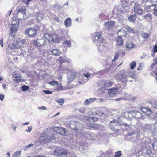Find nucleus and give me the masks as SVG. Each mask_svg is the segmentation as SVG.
I'll return each mask as SVG.
<instances>
[{"label": "nucleus", "mask_w": 157, "mask_h": 157, "mask_svg": "<svg viewBox=\"0 0 157 157\" xmlns=\"http://www.w3.org/2000/svg\"><path fill=\"white\" fill-rule=\"evenodd\" d=\"M101 33L100 32H96L92 36L93 40L98 48V50L101 51L106 49V42L103 38H101L100 40H98L101 36Z\"/></svg>", "instance_id": "1"}, {"label": "nucleus", "mask_w": 157, "mask_h": 157, "mask_svg": "<svg viewBox=\"0 0 157 157\" xmlns=\"http://www.w3.org/2000/svg\"><path fill=\"white\" fill-rule=\"evenodd\" d=\"M148 104L153 109L157 110V104L155 101L151 100L149 102ZM154 111V109H151L148 108V117L151 119H155L157 120V111Z\"/></svg>", "instance_id": "2"}, {"label": "nucleus", "mask_w": 157, "mask_h": 157, "mask_svg": "<svg viewBox=\"0 0 157 157\" xmlns=\"http://www.w3.org/2000/svg\"><path fill=\"white\" fill-rule=\"evenodd\" d=\"M33 45L37 47H40L42 46H45L47 44L46 39L45 40L44 39L38 40H34L32 41Z\"/></svg>", "instance_id": "3"}, {"label": "nucleus", "mask_w": 157, "mask_h": 157, "mask_svg": "<svg viewBox=\"0 0 157 157\" xmlns=\"http://www.w3.org/2000/svg\"><path fill=\"white\" fill-rule=\"evenodd\" d=\"M44 36L45 39H46L47 42L49 43L50 42V38L51 39L52 41L53 42L56 43L59 42L58 36L56 35H54L52 36H50L48 33H46L44 35Z\"/></svg>", "instance_id": "4"}, {"label": "nucleus", "mask_w": 157, "mask_h": 157, "mask_svg": "<svg viewBox=\"0 0 157 157\" xmlns=\"http://www.w3.org/2000/svg\"><path fill=\"white\" fill-rule=\"evenodd\" d=\"M54 154L59 157H67V152L63 148L58 149L55 150Z\"/></svg>", "instance_id": "5"}, {"label": "nucleus", "mask_w": 157, "mask_h": 157, "mask_svg": "<svg viewBox=\"0 0 157 157\" xmlns=\"http://www.w3.org/2000/svg\"><path fill=\"white\" fill-rule=\"evenodd\" d=\"M25 33L29 37H34L37 34L36 30L34 28H28L25 30Z\"/></svg>", "instance_id": "6"}, {"label": "nucleus", "mask_w": 157, "mask_h": 157, "mask_svg": "<svg viewBox=\"0 0 157 157\" xmlns=\"http://www.w3.org/2000/svg\"><path fill=\"white\" fill-rule=\"evenodd\" d=\"M142 115L140 112L136 110H132L129 111L128 116L132 118H139Z\"/></svg>", "instance_id": "7"}, {"label": "nucleus", "mask_w": 157, "mask_h": 157, "mask_svg": "<svg viewBox=\"0 0 157 157\" xmlns=\"http://www.w3.org/2000/svg\"><path fill=\"white\" fill-rule=\"evenodd\" d=\"M148 146L150 148H153L155 150H157V139L154 140L150 139L148 140Z\"/></svg>", "instance_id": "8"}, {"label": "nucleus", "mask_w": 157, "mask_h": 157, "mask_svg": "<svg viewBox=\"0 0 157 157\" xmlns=\"http://www.w3.org/2000/svg\"><path fill=\"white\" fill-rule=\"evenodd\" d=\"M115 25V22L113 21H109L105 23L104 26L105 28L108 30H111Z\"/></svg>", "instance_id": "9"}, {"label": "nucleus", "mask_w": 157, "mask_h": 157, "mask_svg": "<svg viewBox=\"0 0 157 157\" xmlns=\"http://www.w3.org/2000/svg\"><path fill=\"white\" fill-rule=\"evenodd\" d=\"M11 40H8L7 44L9 45V47L11 49H14L15 48H19L21 46V43L19 41H17L12 43V44H10L9 43Z\"/></svg>", "instance_id": "10"}, {"label": "nucleus", "mask_w": 157, "mask_h": 157, "mask_svg": "<svg viewBox=\"0 0 157 157\" xmlns=\"http://www.w3.org/2000/svg\"><path fill=\"white\" fill-rule=\"evenodd\" d=\"M128 76H129V74H128V72H127L121 75L120 77L121 82L125 87V85H126V83L127 81V79L128 77Z\"/></svg>", "instance_id": "11"}, {"label": "nucleus", "mask_w": 157, "mask_h": 157, "mask_svg": "<svg viewBox=\"0 0 157 157\" xmlns=\"http://www.w3.org/2000/svg\"><path fill=\"white\" fill-rule=\"evenodd\" d=\"M119 89L117 88H114L109 90L108 94L111 97H112L116 94H118Z\"/></svg>", "instance_id": "12"}, {"label": "nucleus", "mask_w": 157, "mask_h": 157, "mask_svg": "<svg viewBox=\"0 0 157 157\" xmlns=\"http://www.w3.org/2000/svg\"><path fill=\"white\" fill-rule=\"evenodd\" d=\"M119 124L117 121L115 119L110 121L109 124V125L110 126V128L112 131H114L116 129L115 126L119 125Z\"/></svg>", "instance_id": "13"}, {"label": "nucleus", "mask_w": 157, "mask_h": 157, "mask_svg": "<svg viewBox=\"0 0 157 157\" xmlns=\"http://www.w3.org/2000/svg\"><path fill=\"white\" fill-rule=\"evenodd\" d=\"M135 13L138 14H140L143 13V10L140 5L138 3H135Z\"/></svg>", "instance_id": "14"}, {"label": "nucleus", "mask_w": 157, "mask_h": 157, "mask_svg": "<svg viewBox=\"0 0 157 157\" xmlns=\"http://www.w3.org/2000/svg\"><path fill=\"white\" fill-rule=\"evenodd\" d=\"M121 7H122V6L120 5L119 6L118 8H115L113 11L117 15H120V14H121L124 12L123 10V8H121Z\"/></svg>", "instance_id": "15"}, {"label": "nucleus", "mask_w": 157, "mask_h": 157, "mask_svg": "<svg viewBox=\"0 0 157 157\" xmlns=\"http://www.w3.org/2000/svg\"><path fill=\"white\" fill-rule=\"evenodd\" d=\"M148 129L153 133L157 134V123L154 124L148 125Z\"/></svg>", "instance_id": "16"}, {"label": "nucleus", "mask_w": 157, "mask_h": 157, "mask_svg": "<svg viewBox=\"0 0 157 157\" xmlns=\"http://www.w3.org/2000/svg\"><path fill=\"white\" fill-rule=\"evenodd\" d=\"M85 135L86 136V138L88 140H94L96 137V136L93 133L91 132H85Z\"/></svg>", "instance_id": "17"}, {"label": "nucleus", "mask_w": 157, "mask_h": 157, "mask_svg": "<svg viewBox=\"0 0 157 157\" xmlns=\"http://www.w3.org/2000/svg\"><path fill=\"white\" fill-rule=\"evenodd\" d=\"M80 125L81 124L79 122L73 121L72 122V124L70 125V127L72 129H74L76 131L79 130L78 126H80Z\"/></svg>", "instance_id": "18"}, {"label": "nucleus", "mask_w": 157, "mask_h": 157, "mask_svg": "<svg viewBox=\"0 0 157 157\" xmlns=\"http://www.w3.org/2000/svg\"><path fill=\"white\" fill-rule=\"evenodd\" d=\"M13 80L17 83H19L21 81V77L20 74H14L13 76Z\"/></svg>", "instance_id": "19"}, {"label": "nucleus", "mask_w": 157, "mask_h": 157, "mask_svg": "<svg viewBox=\"0 0 157 157\" xmlns=\"http://www.w3.org/2000/svg\"><path fill=\"white\" fill-rule=\"evenodd\" d=\"M65 26L66 27H69L72 25L71 19L70 18H67L64 21Z\"/></svg>", "instance_id": "20"}, {"label": "nucleus", "mask_w": 157, "mask_h": 157, "mask_svg": "<svg viewBox=\"0 0 157 157\" xmlns=\"http://www.w3.org/2000/svg\"><path fill=\"white\" fill-rule=\"evenodd\" d=\"M112 86V83L109 81H105L103 83V87L105 90H108V88Z\"/></svg>", "instance_id": "21"}, {"label": "nucleus", "mask_w": 157, "mask_h": 157, "mask_svg": "<svg viewBox=\"0 0 157 157\" xmlns=\"http://www.w3.org/2000/svg\"><path fill=\"white\" fill-rule=\"evenodd\" d=\"M105 109L104 108H100L96 110L95 113L97 115L103 116L105 115L104 111Z\"/></svg>", "instance_id": "22"}, {"label": "nucleus", "mask_w": 157, "mask_h": 157, "mask_svg": "<svg viewBox=\"0 0 157 157\" xmlns=\"http://www.w3.org/2000/svg\"><path fill=\"white\" fill-rule=\"evenodd\" d=\"M59 62L61 63L65 62H69V59L67 57L65 56H61L58 59Z\"/></svg>", "instance_id": "23"}, {"label": "nucleus", "mask_w": 157, "mask_h": 157, "mask_svg": "<svg viewBox=\"0 0 157 157\" xmlns=\"http://www.w3.org/2000/svg\"><path fill=\"white\" fill-rule=\"evenodd\" d=\"M18 27H18L17 25L16 26H14V25H11L10 32L12 36H14V35L13 34H14L15 33L17 32V29Z\"/></svg>", "instance_id": "24"}, {"label": "nucleus", "mask_w": 157, "mask_h": 157, "mask_svg": "<svg viewBox=\"0 0 157 157\" xmlns=\"http://www.w3.org/2000/svg\"><path fill=\"white\" fill-rule=\"evenodd\" d=\"M51 53L54 55L59 56L61 54V52L58 49H55L51 51Z\"/></svg>", "instance_id": "25"}, {"label": "nucleus", "mask_w": 157, "mask_h": 157, "mask_svg": "<svg viewBox=\"0 0 157 157\" xmlns=\"http://www.w3.org/2000/svg\"><path fill=\"white\" fill-rule=\"evenodd\" d=\"M134 46V43L131 41H128L126 43V46L127 48L131 49L133 48Z\"/></svg>", "instance_id": "26"}, {"label": "nucleus", "mask_w": 157, "mask_h": 157, "mask_svg": "<svg viewBox=\"0 0 157 157\" xmlns=\"http://www.w3.org/2000/svg\"><path fill=\"white\" fill-rule=\"evenodd\" d=\"M117 43L119 45L122 46L123 45V40L122 37L120 36H118L116 39Z\"/></svg>", "instance_id": "27"}, {"label": "nucleus", "mask_w": 157, "mask_h": 157, "mask_svg": "<svg viewBox=\"0 0 157 157\" xmlns=\"http://www.w3.org/2000/svg\"><path fill=\"white\" fill-rule=\"evenodd\" d=\"M17 13L18 15L20 13L22 14L23 15H25L26 14V11L24 7H22L19 8L17 10Z\"/></svg>", "instance_id": "28"}, {"label": "nucleus", "mask_w": 157, "mask_h": 157, "mask_svg": "<svg viewBox=\"0 0 157 157\" xmlns=\"http://www.w3.org/2000/svg\"><path fill=\"white\" fill-rule=\"evenodd\" d=\"M75 75L74 74H68L67 76V78L68 79V82L69 83L72 81L75 78Z\"/></svg>", "instance_id": "29"}, {"label": "nucleus", "mask_w": 157, "mask_h": 157, "mask_svg": "<svg viewBox=\"0 0 157 157\" xmlns=\"http://www.w3.org/2000/svg\"><path fill=\"white\" fill-rule=\"evenodd\" d=\"M46 138L44 139L43 140L45 141V143H48L50 141H51V140L53 139V136H51L50 137L47 135V136L45 137Z\"/></svg>", "instance_id": "30"}, {"label": "nucleus", "mask_w": 157, "mask_h": 157, "mask_svg": "<svg viewBox=\"0 0 157 157\" xmlns=\"http://www.w3.org/2000/svg\"><path fill=\"white\" fill-rule=\"evenodd\" d=\"M137 17L136 15H132L128 17V20L131 22H133L136 20Z\"/></svg>", "instance_id": "31"}, {"label": "nucleus", "mask_w": 157, "mask_h": 157, "mask_svg": "<svg viewBox=\"0 0 157 157\" xmlns=\"http://www.w3.org/2000/svg\"><path fill=\"white\" fill-rule=\"evenodd\" d=\"M132 96L125 93L124 95V100L131 101L132 100Z\"/></svg>", "instance_id": "32"}, {"label": "nucleus", "mask_w": 157, "mask_h": 157, "mask_svg": "<svg viewBox=\"0 0 157 157\" xmlns=\"http://www.w3.org/2000/svg\"><path fill=\"white\" fill-rule=\"evenodd\" d=\"M136 126L137 129L139 130V132L142 133L143 132V127L142 125V124H137Z\"/></svg>", "instance_id": "33"}, {"label": "nucleus", "mask_w": 157, "mask_h": 157, "mask_svg": "<svg viewBox=\"0 0 157 157\" xmlns=\"http://www.w3.org/2000/svg\"><path fill=\"white\" fill-rule=\"evenodd\" d=\"M19 22L18 20L15 19L13 20L12 22V25H14L16 26L17 25L18 26V27L19 26Z\"/></svg>", "instance_id": "34"}, {"label": "nucleus", "mask_w": 157, "mask_h": 157, "mask_svg": "<svg viewBox=\"0 0 157 157\" xmlns=\"http://www.w3.org/2000/svg\"><path fill=\"white\" fill-rule=\"evenodd\" d=\"M119 55V52L117 51L115 54L114 56V58L113 59L112 61L113 62L115 61L118 58Z\"/></svg>", "instance_id": "35"}, {"label": "nucleus", "mask_w": 157, "mask_h": 157, "mask_svg": "<svg viewBox=\"0 0 157 157\" xmlns=\"http://www.w3.org/2000/svg\"><path fill=\"white\" fill-rule=\"evenodd\" d=\"M157 64V55L156 57L153 60V63H152L151 66V68H153V67L154 66H155Z\"/></svg>", "instance_id": "36"}, {"label": "nucleus", "mask_w": 157, "mask_h": 157, "mask_svg": "<svg viewBox=\"0 0 157 157\" xmlns=\"http://www.w3.org/2000/svg\"><path fill=\"white\" fill-rule=\"evenodd\" d=\"M91 127H93L94 129H98L99 127V124L97 123L93 124H91Z\"/></svg>", "instance_id": "37"}, {"label": "nucleus", "mask_w": 157, "mask_h": 157, "mask_svg": "<svg viewBox=\"0 0 157 157\" xmlns=\"http://www.w3.org/2000/svg\"><path fill=\"white\" fill-rule=\"evenodd\" d=\"M59 130H60V132L59 133V134L62 135L65 134L66 132V130L64 128L60 127Z\"/></svg>", "instance_id": "38"}, {"label": "nucleus", "mask_w": 157, "mask_h": 157, "mask_svg": "<svg viewBox=\"0 0 157 157\" xmlns=\"http://www.w3.org/2000/svg\"><path fill=\"white\" fill-rule=\"evenodd\" d=\"M21 154V151H17L15 152L13 155L12 157H19Z\"/></svg>", "instance_id": "39"}, {"label": "nucleus", "mask_w": 157, "mask_h": 157, "mask_svg": "<svg viewBox=\"0 0 157 157\" xmlns=\"http://www.w3.org/2000/svg\"><path fill=\"white\" fill-rule=\"evenodd\" d=\"M136 66V63L135 61H133L130 63V66L131 69H133Z\"/></svg>", "instance_id": "40"}, {"label": "nucleus", "mask_w": 157, "mask_h": 157, "mask_svg": "<svg viewBox=\"0 0 157 157\" xmlns=\"http://www.w3.org/2000/svg\"><path fill=\"white\" fill-rule=\"evenodd\" d=\"M63 43L65 45L69 47H70L71 46V43L70 40L65 41H64Z\"/></svg>", "instance_id": "41"}, {"label": "nucleus", "mask_w": 157, "mask_h": 157, "mask_svg": "<svg viewBox=\"0 0 157 157\" xmlns=\"http://www.w3.org/2000/svg\"><path fill=\"white\" fill-rule=\"evenodd\" d=\"M128 74H129V76H128V77H131L132 78H134L136 77V75L134 73L133 71H131L130 72H127Z\"/></svg>", "instance_id": "42"}, {"label": "nucleus", "mask_w": 157, "mask_h": 157, "mask_svg": "<svg viewBox=\"0 0 157 157\" xmlns=\"http://www.w3.org/2000/svg\"><path fill=\"white\" fill-rule=\"evenodd\" d=\"M140 110L144 114H145L146 115H147V109L144 107H141L140 108Z\"/></svg>", "instance_id": "43"}, {"label": "nucleus", "mask_w": 157, "mask_h": 157, "mask_svg": "<svg viewBox=\"0 0 157 157\" xmlns=\"http://www.w3.org/2000/svg\"><path fill=\"white\" fill-rule=\"evenodd\" d=\"M43 14L42 13H40L38 14L37 19V22L40 21V20L43 18Z\"/></svg>", "instance_id": "44"}, {"label": "nucleus", "mask_w": 157, "mask_h": 157, "mask_svg": "<svg viewBox=\"0 0 157 157\" xmlns=\"http://www.w3.org/2000/svg\"><path fill=\"white\" fill-rule=\"evenodd\" d=\"M126 29L127 31L130 33H132L134 32L133 29L128 26L126 27Z\"/></svg>", "instance_id": "45"}, {"label": "nucleus", "mask_w": 157, "mask_h": 157, "mask_svg": "<svg viewBox=\"0 0 157 157\" xmlns=\"http://www.w3.org/2000/svg\"><path fill=\"white\" fill-rule=\"evenodd\" d=\"M121 151H119L115 152L114 154L115 157H120L121 155Z\"/></svg>", "instance_id": "46"}, {"label": "nucleus", "mask_w": 157, "mask_h": 157, "mask_svg": "<svg viewBox=\"0 0 157 157\" xmlns=\"http://www.w3.org/2000/svg\"><path fill=\"white\" fill-rule=\"evenodd\" d=\"M156 7V5L152 4L150 5H148V9H151V10H155Z\"/></svg>", "instance_id": "47"}, {"label": "nucleus", "mask_w": 157, "mask_h": 157, "mask_svg": "<svg viewBox=\"0 0 157 157\" xmlns=\"http://www.w3.org/2000/svg\"><path fill=\"white\" fill-rule=\"evenodd\" d=\"M60 127H56L54 128L53 130L54 132L59 133L60 132Z\"/></svg>", "instance_id": "48"}, {"label": "nucleus", "mask_w": 157, "mask_h": 157, "mask_svg": "<svg viewBox=\"0 0 157 157\" xmlns=\"http://www.w3.org/2000/svg\"><path fill=\"white\" fill-rule=\"evenodd\" d=\"M57 102L60 105H63L64 103V100L62 98H60L57 100Z\"/></svg>", "instance_id": "49"}, {"label": "nucleus", "mask_w": 157, "mask_h": 157, "mask_svg": "<svg viewBox=\"0 0 157 157\" xmlns=\"http://www.w3.org/2000/svg\"><path fill=\"white\" fill-rule=\"evenodd\" d=\"M29 89V86L26 85H24L22 87V90L23 91H27Z\"/></svg>", "instance_id": "50"}, {"label": "nucleus", "mask_w": 157, "mask_h": 157, "mask_svg": "<svg viewBox=\"0 0 157 157\" xmlns=\"http://www.w3.org/2000/svg\"><path fill=\"white\" fill-rule=\"evenodd\" d=\"M141 36L142 37L146 39L147 38V33L142 32L141 34Z\"/></svg>", "instance_id": "51"}, {"label": "nucleus", "mask_w": 157, "mask_h": 157, "mask_svg": "<svg viewBox=\"0 0 157 157\" xmlns=\"http://www.w3.org/2000/svg\"><path fill=\"white\" fill-rule=\"evenodd\" d=\"M78 110L80 113H84L86 109L84 107H81Z\"/></svg>", "instance_id": "52"}, {"label": "nucleus", "mask_w": 157, "mask_h": 157, "mask_svg": "<svg viewBox=\"0 0 157 157\" xmlns=\"http://www.w3.org/2000/svg\"><path fill=\"white\" fill-rule=\"evenodd\" d=\"M76 136H78L79 135H80L81 137H82V136L83 135L84 137H85V136L83 135V133L82 132H81L79 131V130H78L76 131Z\"/></svg>", "instance_id": "53"}, {"label": "nucleus", "mask_w": 157, "mask_h": 157, "mask_svg": "<svg viewBox=\"0 0 157 157\" xmlns=\"http://www.w3.org/2000/svg\"><path fill=\"white\" fill-rule=\"evenodd\" d=\"M76 136H78L79 135H80L81 137H82V136L83 135L84 137H85V136L83 135V133L82 132H81L79 131V130H78L76 131Z\"/></svg>", "instance_id": "54"}, {"label": "nucleus", "mask_w": 157, "mask_h": 157, "mask_svg": "<svg viewBox=\"0 0 157 157\" xmlns=\"http://www.w3.org/2000/svg\"><path fill=\"white\" fill-rule=\"evenodd\" d=\"M76 136H78L79 135H80L81 137H82V136L83 135L84 137H85V136L83 135V133L82 132H81L79 131V130H78L76 131Z\"/></svg>", "instance_id": "55"}, {"label": "nucleus", "mask_w": 157, "mask_h": 157, "mask_svg": "<svg viewBox=\"0 0 157 157\" xmlns=\"http://www.w3.org/2000/svg\"><path fill=\"white\" fill-rule=\"evenodd\" d=\"M76 136H78L79 135H80L81 137H82V136L83 135L84 137H85V136L83 135V133L82 132H81L79 131V130H78L76 131Z\"/></svg>", "instance_id": "56"}, {"label": "nucleus", "mask_w": 157, "mask_h": 157, "mask_svg": "<svg viewBox=\"0 0 157 157\" xmlns=\"http://www.w3.org/2000/svg\"><path fill=\"white\" fill-rule=\"evenodd\" d=\"M33 145V144H30L24 147H23V150L24 151H25L27 149H28L30 147L32 146Z\"/></svg>", "instance_id": "57"}, {"label": "nucleus", "mask_w": 157, "mask_h": 157, "mask_svg": "<svg viewBox=\"0 0 157 157\" xmlns=\"http://www.w3.org/2000/svg\"><path fill=\"white\" fill-rule=\"evenodd\" d=\"M89 100H90V103L91 104L94 102L96 100V99L95 98H89Z\"/></svg>", "instance_id": "58"}, {"label": "nucleus", "mask_w": 157, "mask_h": 157, "mask_svg": "<svg viewBox=\"0 0 157 157\" xmlns=\"http://www.w3.org/2000/svg\"><path fill=\"white\" fill-rule=\"evenodd\" d=\"M49 83L52 86H54L56 84L57 85L58 84V82L57 81H53L50 82Z\"/></svg>", "instance_id": "59"}, {"label": "nucleus", "mask_w": 157, "mask_h": 157, "mask_svg": "<svg viewBox=\"0 0 157 157\" xmlns=\"http://www.w3.org/2000/svg\"><path fill=\"white\" fill-rule=\"evenodd\" d=\"M89 101L90 100H89V99H86L84 102V104L85 105H88L90 104V101Z\"/></svg>", "instance_id": "60"}, {"label": "nucleus", "mask_w": 157, "mask_h": 157, "mask_svg": "<svg viewBox=\"0 0 157 157\" xmlns=\"http://www.w3.org/2000/svg\"><path fill=\"white\" fill-rule=\"evenodd\" d=\"M43 91L46 94H52V92L48 90H43Z\"/></svg>", "instance_id": "61"}, {"label": "nucleus", "mask_w": 157, "mask_h": 157, "mask_svg": "<svg viewBox=\"0 0 157 157\" xmlns=\"http://www.w3.org/2000/svg\"><path fill=\"white\" fill-rule=\"evenodd\" d=\"M157 52V45H155L153 48V52L155 54Z\"/></svg>", "instance_id": "62"}, {"label": "nucleus", "mask_w": 157, "mask_h": 157, "mask_svg": "<svg viewBox=\"0 0 157 157\" xmlns=\"http://www.w3.org/2000/svg\"><path fill=\"white\" fill-rule=\"evenodd\" d=\"M54 20L58 23H60L61 22V20L57 17H56L54 18Z\"/></svg>", "instance_id": "63"}, {"label": "nucleus", "mask_w": 157, "mask_h": 157, "mask_svg": "<svg viewBox=\"0 0 157 157\" xmlns=\"http://www.w3.org/2000/svg\"><path fill=\"white\" fill-rule=\"evenodd\" d=\"M151 74L153 75V74H155L156 75V79L157 81V67L156 68V70H155V71H153V72H151Z\"/></svg>", "instance_id": "64"}]
</instances>
